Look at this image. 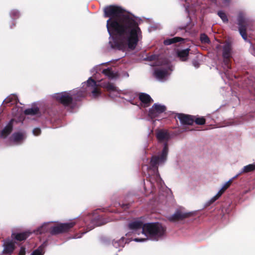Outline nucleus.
I'll return each instance as SVG.
<instances>
[{"instance_id": "obj_11", "label": "nucleus", "mask_w": 255, "mask_h": 255, "mask_svg": "<svg viewBox=\"0 0 255 255\" xmlns=\"http://www.w3.org/2000/svg\"><path fill=\"white\" fill-rule=\"evenodd\" d=\"M169 73L166 69L157 68L154 71V76L159 80L165 79Z\"/></svg>"}, {"instance_id": "obj_38", "label": "nucleus", "mask_w": 255, "mask_h": 255, "mask_svg": "<svg viewBox=\"0 0 255 255\" xmlns=\"http://www.w3.org/2000/svg\"><path fill=\"white\" fill-rule=\"evenodd\" d=\"M239 174H240L239 173V174L237 175L236 176H235V177H234L233 178H232V179H233V180L234 179L236 178L239 176Z\"/></svg>"}, {"instance_id": "obj_35", "label": "nucleus", "mask_w": 255, "mask_h": 255, "mask_svg": "<svg viewBox=\"0 0 255 255\" xmlns=\"http://www.w3.org/2000/svg\"><path fill=\"white\" fill-rule=\"evenodd\" d=\"M25 252V249L23 248H21L19 252V255H24Z\"/></svg>"}, {"instance_id": "obj_2", "label": "nucleus", "mask_w": 255, "mask_h": 255, "mask_svg": "<svg viewBox=\"0 0 255 255\" xmlns=\"http://www.w3.org/2000/svg\"><path fill=\"white\" fill-rule=\"evenodd\" d=\"M131 233L134 238L132 241L142 242L147 240H157L165 233V228L159 223H150L143 224L140 220H135L128 225Z\"/></svg>"}, {"instance_id": "obj_8", "label": "nucleus", "mask_w": 255, "mask_h": 255, "mask_svg": "<svg viewBox=\"0 0 255 255\" xmlns=\"http://www.w3.org/2000/svg\"><path fill=\"white\" fill-rule=\"evenodd\" d=\"M238 21L240 34L245 40H247L245 26V24L247 23V19L243 14H240L239 15Z\"/></svg>"}, {"instance_id": "obj_40", "label": "nucleus", "mask_w": 255, "mask_h": 255, "mask_svg": "<svg viewBox=\"0 0 255 255\" xmlns=\"http://www.w3.org/2000/svg\"><path fill=\"white\" fill-rule=\"evenodd\" d=\"M220 48L219 45H217V49H218V48Z\"/></svg>"}, {"instance_id": "obj_1", "label": "nucleus", "mask_w": 255, "mask_h": 255, "mask_svg": "<svg viewBox=\"0 0 255 255\" xmlns=\"http://www.w3.org/2000/svg\"><path fill=\"white\" fill-rule=\"evenodd\" d=\"M104 13L105 17H110L107 27L111 46L123 50L134 49L142 37L135 20L119 6H108Z\"/></svg>"}, {"instance_id": "obj_31", "label": "nucleus", "mask_w": 255, "mask_h": 255, "mask_svg": "<svg viewBox=\"0 0 255 255\" xmlns=\"http://www.w3.org/2000/svg\"><path fill=\"white\" fill-rule=\"evenodd\" d=\"M200 39L201 42L204 43H209L210 41L208 36L204 34H202L201 35Z\"/></svg>"}, {"instance_id": "obj_24", "label": "nucleus", "mask_w": 255, "mask_h": 255, "mask_svg": "<svg viewBox=\"0 0 255 255\" xmlns=\"http://www.w3.org/2000/svg\"><path fill=\"white\" fill-rule=\"evenodd\" d=\"M38 111V109L37 108H32L25 110L24 113L26 115H34L37 114Z\"/></svg>"}, {"instance_id": "obj_30", "label": "nucleus", "mask_w": 255, "mask_h": 255, "mask_svg": "<svg viewBox=\"0 0 255 255\" xmlns=\"http://www.w3.org/2000/svg\"><path fill=\"white\" fill-rule=\"evenodd\" d=\"M218 15L222 19L223 22H227L228 21L226 14L223 11H220L218 13Z\"/></svg>"}, {"instance_id": "obj_17", "label": "nucleus", "mask_w": 255, "mask_h": 255, "mask_svg": "<svg viewBox=\"0 0 255 255\" xmlns=\"http://www.w3.org/2000/svg\"><path fill=\"white\" fill-rule=\"evenodd\" d=\"M223 57L225 59H228L231 56V45L229 43H226L223 46Z\"/></svg>"}, {"instance_id": "obj_5", "label": "nucleus", "mask_w": 255, "mask_h": 255, "mask_svg": "<svg viewBox=\"0 0 255 255\" xmlns=\"http://www.w3.org/2000/svg\"><path fill=\"white\" fill-rule=\"evenodd\" d=\"M168 152V148L166 143L164 144L161 152L157 156H154L151 158L150 163L153 167L161 164L166 160Z\"/></svg>"}, {"instance_id": "obj_25", "label": "nucleus", "mask_w": 255, "mask_h": 255, "mask_svg": "<svg viewBox=\"0 0 255 255\" xmlns=\"http://www.w3.org/2000/svg\"><path fill=\"white\" fill-rule=\"evenodd\" d=\"M194 122L197 125H204L205 123V119L203 117L193 116Z\"/></svg>"}, {"instance_id": "obj_18", "label": "nucleus", "mask_w": 255, "mask_h": 255, "mask_svg": "<svg viewBox=\"0 0 255 255\" xmlns=\"http://www.w3.org/2000/svg\"><path fill=\"white\" fill-rule=\"evenodd\" d=\"M25 138L24 133L23 132L14 133L12 136V140L16 143H18Z\"/></svg>"}, {"instance_id": "obj_14", "label": "nucleus", "mask_w": 255, "mask_h": 255, "mask_svg": "<svg viewBox=\"0 0 255 255\" xmlns=\"http://www.w3.org/2000/svg\"><path fill=\"white\" fill-rule=\"evenodd\" d=\"M139 98L141 102L142 105L144 107H146L148 106V104L149 103H150L152 102V99L150 98V97L144 93H141L139 96Z\"/></svg>"}, {"instance_id": "obj_39", "label": "nucleus", "mask_w": 255, "mask_h": 255, "mask_svg": "<svg viewBox=\"0 0 255 255\" xmlns=\"http://www.w3.org/2000/svg\"><path fill=\"white\" fill-rule=\"evenodd\" d=\"M13 13L14 15H16L17 13H18V11H13Z\"/></svg>"}, {"instance_id": "obj_15", "label": "nucleus", "mask_w": 255, "mask_h": 255, "mask_svg": "<svg viewBox=\"0 0 255 255\" xmlns=\"http://www.w3.org/2000/svg\"><path fill=\"white\" fill-rule=\"evenodd\" d=\"M13 122V120H11L9 123L2 130L1 132V136L2 137H6L10 133L12 128V123Z\"/></svg>"}, {"instance_id": "obj_19", "label": "nucleus", "mask_w": 255, "mask_h": 255, "mask_svg": "<svg viewBox=\"0 0 255 255\" xmlns=\"http://www.w3.org/2000/svg\"><path fill=\"white\" fill-rule=\"evenodd\" d=\"M189 49H186L182 50H180L178 52L177 54L180 60L184 61H186L187 59Z\"/></svg>"}, {"instance_id": "obj_10", "label": "nucleus", "mask_w": 255, "mask_h": 255, "mask_svg": "<svg viewBox=\"0 0 255 255\" xmlns=\"http://www.w3.org/2000/svg\"><path fill=\"white\" fill-rule=\"evenodd\" d=\"M4 249L3 253L6 254H11L15 248V242L13 240H7L3 244Z\"/></svg>"}, {"instance_id": "obj_20", "label": "nucleus", "mask_w": 255, "mask_h": 255, "mask_svg": "<svg viewBox=\"0 0 255 255\" xmlns=\"http://www.w3.org/2000/svg\"><path fill=\"white\" fill-rule=\"evenodd\" d=\"M17 97L15 95L12 94L8 96L3 102L4 104H15L17 102Z\"/></svg>"}, {"instance_id": "obj_4", "label": "nucleus", "mask_w": 255, "mask_h": 255, "mask_svg": "<svg viewBox=\"0 0 255 255\" xmlns=\"http://www.w3.org/2000/svg\"><path fill=\"white\" fill-rule=\"evenodd\" d=\"M73 222L64 224H59L55 227H52L50 223L43 224L36 231V234H42L50 230L51 234H55L67 231L75 225Z\"/></svg>"}, {"instance_id": "obj_12", "label": "nucleus", "mask_w": 255, "mask_h": 255, "mask_svg": "<svg viewBox=\"0 0 255 255\" xmlns=\"http://www.w3.org/2000/svg\"><path fill=\"white\" fill-rule=\"evenodd\" d=\"M178 118L182 124L192 125L194 123L193 116L186 115L184 114H179Z\"/></svg>"}, {"instance_id": "obj_34", "label": "nucleus", "mask_w": 255, "mask_h": 255, "mask_svg": "<svg viewBox=\"0 0 255 255\" xmlns=\"http://www.w3.org/2000/svg\"><path fill=\"white\" fill-rule=\"evenodd\" d=\"M156 181L157 183V184H159L160 185H161L162 182L160 177L157 174H156Z\"/></svg>"}, {"instance_id": "obj_13", "label": "nucleus", "mask_w": 255, "mask_h": 255, "mask_svg": "<svg viewBox=\"0 0 255 255\" xmlns=\"http://www.w3.org/2000/svg\"><path fill=\"white\" fill-rule=\"evenodd\" d=\"M156 137L160 142H166L169 138V135L166 130H160L157 131Z\"/></svg>"}, {"instance_id": "obj_3", "label": "nucleus", "mask_w": 255, "mask_h": 255, "mask_svg": "<svg viewBox=\"0 0 255 255\" xmlns=\"http://www.w3.org/2000/svg\"><path fill=\"white\" fill-rule=\"evenodd\" d=\"M86 85L89 90L91 91L92 96L94 98H97L99 96L101 92L98 89L99 86L106 88L109 92L110 96L113 98L120 97L123 98V96H128L130 94V92L127 91L119 90L118 88L113 84L108 83L106 84H97L96 82L91 78H90L86 83L84 84L83 86Z\"/></svg>"}, {"instance_id": "obj_37", "label": "nucleus", "mask_w": 255, "mask_h": 255, "mask_svg": "<svg viewBox=\"0 0 255 255\" xmlns=\"http://www.w3.org/2000/svg\"><path fill=\"white\" fill-rule=\"evenodd\" d=\"M96 69L97 72H98V71H100V66L96 67Z\"/></svg>"}, {"instance_id": "obj_23", "label": "nucleus", "mask_w": 255, "mask_h": 255, "mask_svg": "<svg viewBox=\"0 0 255 255\" xmlns=\"http://www.w3.org/2000/svg\"><path fill=\"white\" fill-rule=\"evenodd\" d=\"M255 169V164H249L243 167L240 174L247 173Z\"/></svg>"}, {"instance_id": "obj_27", "label": "nucleus", "mask_w": 255, "mask_h": 255, "mask_svg": "<svg viewBox=\"0 0 255 255\" xmlns=\"http://www.w3.org/2000/svg\"><path fill=\"white\" fill-rule=\"evenodd\" d=\"M221 194L218 192L214 197L211 198L207 203V205H210L214 203L216 200L218 199L221 196Z\"/></svg>"}, {"instance_id": "obj_33", "label": "nucleus", "mask_w": 255, "mask_h": 255, "mask_svg": "<svg viewBox=\"0 0 255 255\" xmlns=\"http://www.w3.org/2000/svg\"><path fill=\"white\" fill-rule=\"evenodd\" d=\"M120 245H119V246H122L123 247V244H124V238H122L121 239V240L120 241ZM114 246L116 247V248H118L119 247V245H118V243H117V242H115L114 243Z\"/></svg>"}, {"instance_id": "obj_6", "label": "nucleus", "mask_w": 255, "mask_h": 255, "mask_svg": "<svg viewBox=\"0 0 255 255\" xmlns=\"http://www.w3.org/2000/svg\"><path fill=\"white\" fill-rule=\"evenodd\" d=\"M74 95L75 93L74 92H64L55 94L54 98L57 101L60 102L64 105L68 106L71 103L72 98Z\"/></svg>"}, {"instance_id": "obj_26", "label": "nucleus", "mask_w": 255, "mask_h": 255, "mask_svg": "<svg viewBox=\"0 0 255 255\" xmlns=\"http://www.w3.org/2000/svg\"><path fill=\"white\" fill-rule=\"evenodd\" d=\"M180 38L179 37H174L171 39H168L164 40V43L165 45H170L171 43H175L176 42L179 41Z\"/></svg>"}, {"instance_id": "obj_36", "label": "nucleus", "mask_w": 255, "mask_h": 255, "mask_svg": "<svg viewBox=\"0 0 255 255\" xmlns=\"http://www.w3.org/2000/svg\"><path fill=\"white\" fill-rule=\"evenodd\" d=\"M230 1V0H223V3L225 5L228 4V2Z\"/></svg>"}, {"instance_id": "obj_7", "label": "nucleus", "mask_w": 255, "mask_h": 255, "mask_svg": "<svg viewBox=\"0 0 255 255\" xmlns=\"http://www.w3.org/2000/svg\"><path fill=\"white\" fill-rule=\"evenodd\" d=\"M166 110V107L163 105L154 104L149 111V116L151 118L157 117L159 115Z\"/></svg>"}, {"instance_id": "obj_9", "label": "nucleus", "mask_w": 255, "mask_h": 255, "mask_svg": "<svg viewBox=\"0 0 255 255\" xmlns=\"http://www.w3.org/2000/svg\"><path fill=\"white\" fill-rule=\"evenodd\" d=\"M189 216V213H186L181 210L176 211L173 215L169 216L168 219L171 222H176L187 218Z\"/></svg>"}, {"instance_id": "obj_41", "label": "nucleus", "mask_w": 255, "mask_h": 255, "mask_svg": "<svg viewBox=\"0 0 255 255\" xmlns=\"http://www.w3.org/2000/svg\"><path fill=\"white\" fill-rule=\"evenodd\" d=\"M131 100V99L130 98V99H128L127 100L128 101H130Z\"/></svg>"}, {"instance_id": "obj_16", "label": "nucleus", "mask_w": 255, "mask_h": 255, "mask_svg": "<svg viewBox=\"0 0 255 255\" xmlns=\"http://www.w3.org/2000/svg\"><path fill=\"white\" fill-rule=\"evenodd\" d=\"M30 232H25L22 233H19L17 234H12V237L17 241H22L25 240L29 235Z\"/></svg>"}, {"instance_id": "obj_28", "label": "nucleus", "mask_w": 255, "mask_h": 255, "mask_svg": "<svg viewBox=\"0 0 255 255\" xmlns=\"http://www.w3.org/2000/svg\"><path fill=\"white\" fill-rule=\"evenodd\" d=\"M221 194L218 192L214 197L211 198L207 203V205H210L214 203L216 200L218 199L221 196Z\"/></svg>"}, {"instance_id": "obj_32", "label": "nucleus", "mask_w": 255, "mask_h": 255, "mask_svg": "<svg viewBox=\"0 0 255 255\" xmlns=\"http://www.w3.org/2000/svg\"><path fill=\"white\" fill-rule=\"evenodd\" d=\"M41 133V130L39 128H35L33 130V133L35 135H38Z\"/></svg>"}, {"instance_id": "obj_21", "label": "nucleus", "mask_w": 255, "mask_h": 255, "mask_svg": "<svg viewBox=\"0 0 255 255\" xmlns=\"http://www.w3.org/2000/svg\"><path fill=\"white\" fill-rule=\"evenodd\" d=\"M105 75L108 77L109 78H114L117 76V73H114L109 68L107 69H103L102 72Z\"/></svg>"}, {"instance_id": "obj_29", "label": "nucleus", "mask_w": 255, "mask_h": 255, "mask_svg": "<svg viewBox=\"0 0 255 255\" xmlns=\"http://www.w3.org/2000/svg\"><path fill=\"white\" fill-rule=\"evenodd\" d=\"M43 254L44 251L43 247L40 246L37 250L34 251L31 255H43Z\"/></svg>"}, {"instance_id": "obj_22", "label": "nucleus", "mask_w": 255, "mask_h": 255, "mask_svg": "<svg viewBox=\"0 0 255 255\" xmlns=\"http://www.w3.org/2000/svg\"><path fill=\"white\" fill-rule=\"evenodd\" d=\"M232 181L233 179H230L229 181L225 183L222 186V188L220 189V190L218 191V192L221 195H222L224 193V192L226 191V190L227 189L230 187Z\"/></svg>"}]
</instances>
